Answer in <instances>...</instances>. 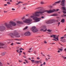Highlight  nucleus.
<instances>
[{
  "instance_id": "1",
  "label": "nucleus",
  "mask_w": 66,
  "mask_h": 66,
  "mask_svg": "<svg viewBox=\"0 0 66 66\" xmlns=\"http://www.w3.org/2000/svg\"><path fill=\"white\" fill-rule=\"evenodd\" d=\"M5 24L8 29H11V30H13L12 28V26H16V24L15 22H13L12 21H11L10 22L9 24H7L6 23H5Z\"/></svg>"
},
{
  "instance_id": "2",
  "label": "nucleus",
  "mask_w": 66,
  "mask_h": 66,
  "mask_svg": "<svg viewBox=\"0 0 66 66\" xmlns=\"http://www.w3.org/2000/svg\"><path fill=\"white\" fill-rule=\"evenodd\" d=\"M10 35H11V37H12V38H13V37H14V36H15V35L17 36L16 37H20V36L19 35H18V34L16 32H14L13 33H11L10 34Z\"/></svg>"
},
{
  "instance_id": "3",
  "label": "nucleus",
  "mask_w": 66,
  "mask_h": 66,
  "mask_svg": "<svg viewBox=\"0 0 66 66\" xmlns=\"http://www.w3.org/2000/svg\"><path fill=\"white\" fill-rule=\"evenodd\" d=\"M43 11L44 13H45V12H47L48 14H50V13H53V12H56V10L54 9L52 10H50L49 11L46 10H44Z\"/></svg>"
},
{
  "instance_id": "4",
  "label": "nucleus",
  "mask_w": 66,
  "mask_h": 66,
  "mask_svg": "<svg viewBox=\"0 0 66 66\" xmlns=\"http://www.w3.org/2000/svg\"><path fill=\"white\" fill-rule=\"evenodd\" d=\"M56 21V20L54 19H52L49 21H47L46 22V23H48V24H50L51 23H54V22H55Z\"/></svg>"
},
{
  "instance_id": "5",
  "label": "nucleus",
  "mask_w": 66,
  "mask_h": 66,
  "mask_svg": "<svg viewBox=\"0 0 66 66\" xmlns=\"http://www.w3.org/2000/svg\"><path fill=\"white\" fill-rule=\"evenodd\" d=\"M33 20H35V22H39L41 20V18H35L33 19Z\"/></svg>"
},
{
  "instance_id": "6",
  "label": "nucleus",
  "mask_w": 66,
  "mask_h": 66,
  "mask_svg": "<svg viewBox=\"0 0 66 66\" xmlns=\"http://www.w3.org/2000/svg\"><path fill=\"white\" fill-rule=\"evenodd\" d=\"M32 31L33 32L35 33V32H36L38 31V30L36 28V27H32Z\"/></svg>"
},
{
  "instance_id": "7",
  "label": "nucleus",
  "mask_w": 66,
  "mask_h": 66,
  "mask_svg": "<svg viewBox=\"0 0 66 66\" xmlns=\"http://www.w3.org/2000/svg\"><path fill=\"white\" fill-rule=\"evenodd\" d=\"M33 15H31L30 16V17H31V18L33 19L35 18V17H39V15L33 14Z\"/></svg>"
},
{
  "instance_id": "8",
  "label": "nucleus",
  "mask_w": 66,
  "mask_h": 66,
  "mask_svg": "<svg viewBox=\"0 0 66 66\" xmlns=\"http://www.w3.org/2000/svg\"><path fill=\"white\" fill-rule=\"evenodd\" d=\"M5 29V27L4 26L0 27V31H3Z\"/></svg>"
},
{
  "instance_id": "9",
  "label": "nucleus",
  "mask_w": 66,
  "mask_h": 66,
  "mask_svg": "<svg viewBox=\"0 0 66 66\" xmlns=\"http://www.w3.org/2000/svg\"><path fill=\"white\" fill-rule=\"evenodd\" d=\"M65 0H63L61 1V4H60L61 5L63 6H65Z\"/></svg>"
},
{
  "instance_id": "10",
  "label": "nucleus",
  "mask_w": 66,
  "mask_h": 66,
  "mask_svg": "<svg viewBox=\"0 0 66 66\" xmlns=\"http://www.w3.org/2000/svg\"><path fill=\"white\" fill-rule=\"evenodd\" d=\"M32 21V20H31L30 19H28L26 20L25 21L26 22H27V23H30L31 24V23L30 22H31V21Z\"/></svg>"
},
{
  "instance_id": "11",
  "label": "nucleus",
  "mask_w": 66,
  "mask_h": 66,
  "mask_svg": "<svg viewBox=\"0 0 66 66\" xmlns=\"http://www.w3.org/2000/svg\"><path fill=\"white\" fill-rule=\"evenodd\" d=\"M24 35L26 36H29L31 35V33L30 32L27 31L25 33Z\"/></svg>"
},
{
  "instance_id": "12",
  "label": "nucleus",
  "mask_w": 66,
  "mask_h": 66,
  "mask_svg": "<svg viewBox=\"0 0 66 66\" xmlns=\"http://www.w3.org/2000/svg\"><path fill=\"white\" fill-rule=\"evenodd\" d=\"M44 13V11H41V12H37L35 13V15H37V14H43Z\"/></svg>"
},
{
  "instance_id": "13",
  "label": "nucleus",
  "mask_w": 66,
  "mask_h": 66,
  "mask_svg": "<svg viewBox=\"0 0 66 66\" xmlns=\"http://www.w3.org/2000/svg\"><path fill=\"white\" fill-rule=\"evenodd\" d=\"M61 2V1H60L56 2L54 4H53V6H54V5H56V3H60Z\"/></svg>"
},
{
  "instance_id": "14",
  "label": "nucleus",
  "mask_w": 66,
  "mask_h": 66,
  "mask_svg": "<svg viewBox=\"0 0 66 66\" xmlns=\"http://www.w3.org/2000/svg\"><path fill=\"white\" fill-rule=\"evenodd\" d=\"M43 32H45L47 30V29L46 28V27L45 26H44L43 27Z\"/></svg>"
},
{
  "instance_id": "15",
  "label": "nucleus",
  "mask_w": 66,
  "mask_h": 66,
  "mask_svg": "<svg viewBox=\"0 0 66 66\" xmlns=\"http://www.w3.org/2000/svg\"><path fill=\"white\" fill-rule=\"evenodd\" d=\"M62 9L64 10V11H66V9L65 7H61Z\"/></svg>"
},
{
  "instance_id": "16",
  "label": "nucleus",
  "mask_w": 66,
  "mask_h": 66,
  "mask_svg": "<svg viewBox=\"0 0 66 66\" xmlns=\"http://www.w3.org/2000/svg\"><path fill=\"white\" fill-rule=\"evenodd\" d=\"M61 22H62V23H64L65 22V19H62L61 20Z\"/></svg>"
},
{
  "instance_id": "17",
  "label": "nucleus",
  "mask_w": 66,
  "mask_h": 66,
  "mask_svg": "<svg viewBox=\"0 0 66 66\" xmlns=\"http://www.w3.org/2000/svg\"><path fill=\"white\" fill-rule=\"evenodd\" d=\"M58 15H57L56 14H53L52 16H58Z\"/></svg>"
},
{
  "instance_id": "18",
  "label": "nucleus",
  "mask_w": 66,
  "mask_h": 66,
  "mask_svg": "<svg viewBox=\"0 0 66 66\" xmlns=\"http://www.w3.org/2000/svg\"><path fill=\"white\" fill-rule=\"evenodd\" d=\"M0 46H4V44L2 43H0Z\"/></svg>"
},
{
  "instance_id": "19",
  "label": "nucleus",
  "mask_w": 66,
  "mask_h": 66,
  "mask_svg": "<svg viewBox=\"0 0 66 66\" xmlns=\"http://www.w3.org/2000/svg\"><path fill=\"white\" fill-rule=\"evenodd\" d=\"M17 23H22V22L20 21H17Z\"/></svg>"
},
{
  "instance_id": "20",
  "label": "nucleus",
  "mask_w": 66,
  "mask_h": 66,
  "mask_svg": "<svg viewBox=\"0 0 66 66\" xmlns=\"http://www.w3.org/2000/svg\"><path fill=\"white\" fill-rule=\"evenodd\" d=\"M5 53H6V52H4L2 53V55H4L5 54Z\"/></svg>"
},
{
  "instance_id": "21",
  "label": "nucleus",
  "mask_w": 66,
  "mask_h": 66,
  "mask_svg": "<svg viewBox=\"0 0 66 66\" xmlns=\"http://www.w3.org/2000/svg\"><path fill=\"white\" fill-rule=\"evenodd\" d=\"M28 28V26H27L26 27H25L24 29H23V30H24L27 29Z\"/></svg>"
},
{
  "instance_id": "22",
  "label": "nucleus",
  "mask_w": 66,
  "mask_h": 66,
  "mask_svg": "<svg viewBox=\"0 0 66 66\" xmlns=\"http://www.w3.org/2000/svg\"><path fill=\"white\" fill-rule=\"evenodd\" d=\"M59 50H60V51L62 52V51H63V50L60 48H59Z\"/></svg>"
},
{
  "instance_id": "23",
  "label": "nucleus",
  "mask_w": 66,
  "mask_h": 66,
  "mask_svg": "<svg viewBox=\"0 0 66 66\" xmlns=\"http://www.w3.org/2000/svg\"><path fill=\"white\" fill-rule=\"evenodd\" d=\"M47 32H51V31H52V30H50L49 29H48L47 30Z\"/></svg>"
},
{
  "instance_id": "24",
  "label": "nucleus",
  "mask_w": 66,
  "mask_h": 66,
  "mask_svg": "<svg viewBox=\"0 0 66 66\" xmlns=\"http://www.w3.org/2000/svg\"><path fill=\"white\" fill-rule=\"evenodd\" d=\"M64 37H65V38H66V36H65V37H61V39H63V38H64Z\"/></svg>"
},
{
  "instance_id": "25",
  "label": "nucleus",
  "mask_w": 66,
  "mask_h": 66,
  "mask_svg": "<svg viewBox=\"0 0 66 66\" xmlns=\"http://www.w3.org/2000/svg\"><path fill=\"white\" fill-rule=\"evenodd\" d=\"M21 2V1H20L19 2H18V3L16 4V5H18V4H19Z\"/></svg>"
},
{
  "instance_id": "26",
  "label": "nucleus",
  "mask_w": 66,
  "mask_h": 66,
  "mask_svg": "<svg viewBox=\"0 0 66 66\" xmlns=\"http://www.w3.org/2000/svg\"><path fill=\"white\" fill-rule=\"evenodd\" d=\"M63 43H65L66 42V40L65 39H64L63 41Z\"/></svg>"
},
{
  "instance_id": "27",
  "label": "nucleus",
  "mask_w": 66,
  "mask_h": 66,
  "mask_svg": "<svg viewBox=\"0 0 66 66\" xmlns=\"http://www.w3.org/2000/svg\"><path fill=\"white\" fill-rule=\"evenodd\" d=\"M53 38H55V35H53Z\"/></svg>"
},
{
  "instance_id": "28",
  "label": "nucleus",
  "mask_w": 66,
  "mask_h": 66,
  "mask_svg": "<svg viewBox=\"0 0 66 66\" xmlns=\"http://www.w3.org/2000/svg\"><path fill=\"white\" fill-rule=\"evenodd\" d=\"M31 61L32 63H34V60H31Z\"/></svg>"
},
{
  "instance_id": "29",
  "label": "nucleus",
  "mask_w": 66,
  "mask_h": 66,
  "mask_svg": "<svg viewBox=\"0 0 66 66\" xmlns=\"http://www.w3.org/2000/svg\"><path fill=\"white\" fill-rule=\"evenodd\" d=\"M59 38H55V39H57V40H59Z\"/></svg>"
},
{
  "instance_id": "30",
  "label": "nucleus",
  "mask_w": 66,
  "mask_h": 66,
  "mask_svg": "<svg viewBox=\"0 0 66 66\" xmlns=\"http://www.w3.org/2000/svg\"><path fill=\"white\" fill-rule=\"evenodd\" d=\"M0 65L1 66H2V63H1V62L0 61Z\"/></svg>"
},
{
  "instance_id": "31",
  "label": "nucleus",
  "mask_w": 66,
  "mask_h": 66,
  "mask_svg": "<svg viewBox=\"0 0 66 66\" xmlns=\"http://www.w3.org/2000/svg\"><path fill=\"white\" fill-rule=\"evenodd\" d=\"M15 40H18L19 41H20L21 40L19 39H16Z\"/></svg>"
},
{
  "instance_id": "32",
  "label": "nucleus",
  "mask_w": 66,
  "mask_h": 66,
  "mask_svg": "<svg viewBox=\"0 0 66 66\" xmlns=\"http://www.w3.org/2000/svg\"><path fill=\"white\" fill-rule=\"evenodd\" d=\"M40 8H41V7H38L37 8H36V9H40Z\"/></svg>"
},
{
  "instance_id": "33",
  "label": "nucleus",
  "mask_w": 66,
  "mask_h": 66,
  "mask_svg": "<svg viewBox=\"0 0 66 66\" xmlns=\"http://www.w3.org/2000/svg\"><path fill=\"white\" fill-rule=\"evenodd\" d=\"M63 13L64 14H66V11H64L63 12Z\"/></svg>"
},
{
  "instance_id": "34",
  "label": "nucleus",
  "mask_w": 66,
  "mask_h": 66,
  "mask_svg": "<svg viewBox=\"0 0 66 66\" xmlns=\"http://www.w3.org/2000/svg\"><path fill=\"white\" fill-rule=\"evenodd\" d=\"M35 62H37V63H39V62H40V61H35Z\"/></svg>"
},
{
  "instance_id": "35",
  "label": "nucleus",
  "mask_w": 66,
  "mask_h": 66,
  "mask_svg": "<svg viewBox=\"0 0 66 66\" xmlns=\"http://www.w3.org/2000/svg\"><path fill=\"white\" fill-rule=\"evenodd\" d=\"M60 22H59L58 23V27H59V25H60Z\"/></svg>"
},
{
  "instance_id": "36",
  "label": "nucleus",
  "mask_w": 66,
  "mask_h": 66,
  "mask_svg": "<svg viewBox=\"0 0 66 66\" xmlns=\"http://www.w3.org/2000/svg\"><path fill=\"white\" fill-rule=\"evenodd\" d=\"M7 4H10V2H8L7 3Z\"/></svg>"
},
{
  "instance_id": "37",
  "label": "nucleus",
  "mask_w": 66,
  "mask_h": 66,
  "mask_svg": "<svg viewBox=\"0 0 66 66\" xmlns=\"http://www.w3.org/2000/svg\"><path fill=\"white\" fill-rule=\"evenodd\" d=\"M40 30L41 31H44V29H40Z\"/></svg>"
},
{
  "instance_id": "38",
  "label": "nucleus",
  "mask_w": 66,
  "mask_h": 66,
  "mask_svg": "<svg viewBox=\"0 0 66 66\" xmlns=\"http://www.w3.org/2000/svg\"><path fill=\"white\" fill-rule=\"evenodd\" d=\"M44 43H45V44H46V43H47V42H46V40H45V41H44Z\"/></svg>"
},
{
  "instance_id": "39",
  "label": "nucleus",
  "mask_w": 66,
  "mask_h": 66,
  "mask_svg": "<svg viewBox=\"0 0 66 66\" xmlns=\"http://www.w3.org/2000/svg\"><path fill=\"white\" fill-rule=\"evenodd\" d=\"M16 51L17 52H18L19 51V50H17Z\"/></svg>"
},
{
  "instance_id": "40",
  "label": "nucleus",
  "mask_w": 66,
  "mask_h": 66,
  "mask_svg": "<svg viewBox=\"0 0 66 66\" xmlns=\"http://www.w3.org/2000/svg\"><path fill=\"white\" fill-rule=\"evenodd\" d=\"M53 40H54V41H57L55 39H53Z\"/></svg>"
},
{
  "instance_id": "41",
  "label": "nucleus",
  "mask_w": 66,
  "mask_h": 66,
  "mask_svg": "<svg viewBox=\"0 0 66 66\" xmlns=\"http://www.w3.org/2000/svg\"><path fill=\"white\" fill-rule=\"evenodd\" d=\"M19 62H20V63L22 62V61L21 60H19Z\"/></svg>"
},
{
  "instance_id": "42",
  "label": "nucleus",
  "mask_w": 66,
  "mask_h": 66,
  "mask_svg": "<svg viewBox=\"0 0 66 66\" xmlns=\"http://www.w3.org/2000/svg\"><path fill=\"white\" fill-rule=\"evenodd\" d=\"M60 35H57L56 36V37H57V38H59V36Z\"/></svg>"
},
{
  "instance_id": "43",
  "label": "nucleus",
  "mask_w": 66,
  "mask_h": 66,
  "mask_svg": "<svg viewBox=\"0 0 66 66\" xmlns=\"http://www.w3.org/2000/svg\"><path fill=\"white\" fill-rule=\"evenodd\" d=\"M41 4H44V2H41Z\"/></svg>"
},
{
  "instance_id": "44",
  "label": "nucleus",
  "mask_w": 66,
  "mask_h": 66,
  "mask_svg": "<svg viewBox=\"0 0 66 66\" xmlns=\"http://www.w3.org/2000/svg\"><path fill=\"white\" fill-rule=\"evenodd\" d=\"M45 60L47 61H48V59H47V58H45Z\"/></svg>"
},
{
  "instance_id": "45",
  "label": "nucleus",
  "mask_w": 66,
  "mask_h": 66,
  "mask_svg": "<svg viewBox=\"0 0 66 66\" xmlns=\"http://www.w3.org/2000/svg\"><path fill=\"white\" fill-rule=\"evenodd\" d=\"M24 18H25V17H23L22 18V20L24 19Z\"/></svg>"
},
{
  "instance_id": "46",
  "label": "nucleus",
  "mask_w": 66,
  "mask_h": 66,
  "mask_svg": "<svg viewBox=\"0 0 66 66\" xmlns=\"http://www.w3.org/2000/svg\"><path fill=\"white\" fill-rule=\"evenodd\" d=\"M22 48H19L20 50H22Z\"/></svg>"
},
{
  "instance_id": "47",
  "label": "nucleus",
  "mask_w": 66,
  "mask_h": 66,
  "mask_svg": "<svg viewBox=\"0 0 66 66\" xmlns=\"http://www.w3.org/2000/svg\"><path fill=\"white\" fill-rule=\"evenodd\" d=\"M16 44H21V43H16Z\"/></svg>"
},
{
  "instance_id": "48",
  "label": "nucleus",
  "mask_w": 66,
  "mask_h": 66,
  "mask_svg": "<svg viewBox=\"0 0 66 66\" xmlns=\"http://www.w3.org/2000/svg\"><path fill=\"white\" fill-rule=\"evenodd\" d=\"M56 21L58 22H59V20H56Z\"/></svg>"
},
{
  "instance_id": "49",
  "label": "nucleus",
  "mask_w": 66,
  "mask_h": 66,
  "mask_svg": "<svg viewBox=\"0 0 66 66\" xmlns=\"http://www.w3.org/2000/svg\"><path fill=\"white\" fill-rule=\"evenodd\" d=\"M63 58L64 59H66V57H63Z\"/></svg>"
},
{
  "instance_id": "50",
  "label": "nucleus",
  "mask_w": 66,
  "mask_h": 66,
  "mask_svg": "<svg viewBox=\"0 0 66 66\" xmlns=\"http://www.w3.org/2000/svg\"><path fill=\"white\" fill-rule=\"evenodd\" d=\"M37 60H39V59H40V58H39V57H37Z\"/></svg>"
},
{
  "instance_id": "51",
  "label": "nucleus",
  "mask_w": 66,
  "mask_h": 66,
  "mask_svg": "<svg viewBox=\"0 0 66 66\" xmlns=\"http://www.w3.org/2000/svg\"><path fill=\"white\" fill-rule=\"evenodd\" d=\"M18 53H19V55H21V53H20V52H19Z\"/></svg>"
},
{
  "instance_id": "52",
  "label": "nucleus",
  "mask_w": 66,
  "mask_h": 66,
  "mask_svg": "<svg viewBox=\"0 0 66 66\" xmlns=\"http://www.w3.org/2000/svg\"><path fill=\"white\" fill-rule=\"evenodd\" d=\"M4 6H7V4H4Z\"/></svg>"
},
{
  "instance_id": "53",
  "label": "nucleus",
  "mask_w": 66,
  "mask_h": 66,
  "mask_svg": "<svg viewBox=\"0 0 66 66\" xmlns=\"http://www.w3.org/2000/svg\"><path fill=\"white\" fill-rule=\"evenodd\" d=\"M13 44H14L13 43H12L11 44V46H13Z\"/></svg>"
},
{
  "instance_id": "54",
  "label": "nucleus",
  "mask_w": 66,
  "mask_h": 66,
  "mask_svg": "<svg viewBox=\"0 0 66 66\" xmlns=\"http://www.w3.org/2000/svg\"><path fill=\"white\" fill-rule=\"evenodd\" d=\"M12 11H14L15 10V9L14 8H12Z\"/></svg>"
},
{
  "instance_id": "55",
  "label": "nucleus",
  "mask_w": 66,
  "mask_h": 66,
  "mask_svg": "<svg viewBox=\"0 0 66 66\" xmlns=\"http://www.w3.org/2000/svg\"><path fill=\"white\" fill-rule=\"evenodd\" d=\"M47 56H48V57H50V56L48 55H47Z\"/></svg>"
},
{
  "instance_id": "56",
  "label": "nucleus",
  "mask_w": 66,
  "mask_h": 66,
  "mask_svg": "<svg viewBox=\"0 0 66 66\" xmlns=\"http://www.w3.org/2000/svg\"><path fill=\"white\" fill-rule=\"evenodd\" d=\"M32 50V48H31L29 49V50Z\"/></svg>"
},
{
  "instance_id": "57",
  "label": "nucleus",
  "mask_w": 66,
  "mask_h": 66,
  "mask_svg": "<svg viewBox=\"0 0 66 66\" xmlns=\"http://www.w3.org/2000/svg\"><path fill=\"white\" fill-rule=\"evenodd\" d=\"M4 13H7V11H4Z\"/></svg>"
},
{
  "instance_id": "58",
  "label": "nucleus",
  "mask_w": 66,
  "mask_h": 66,
  "mask_svg": "<svg viewBox=\"0 0 66 66\" xmlns=\"http://www.w3.org/2000/svg\"><path fill=\"white\" fill-rule=\"evenodd\" d=\"M53 35H51V36L50 37H53Z\"/></svg>"
},
{
  "instance_id": "59",
  "label": "nucleus",
  "mask_w": 66,
  "mask_h": 66,
  "mask_svg": "<svg viewBox=\"0 0 66 66\" xmlns=\"http://www.w3.org/2000/svg\"><path fill=\"white\" fill-rule=\"evenodd\" d=\"M45 64H46V63L45 62H44V63H43L44 65H45Z\"/></svg>"
},
{
  "instance_id": "60",
  "label": "nucleus",
  "mask_w": 66,
  "mask_h": 66,
  "mask_svg": "<svg viewBox=\"0 0 66 66\" xmlns=\"http://www.w3.org/2000/svg\"><path fill=\"white\" fill-rule=\"evenodd\" d=\"M57 52L58 53H59V52H60V50L58 51H57Z\"/></svg>"
},
{
  "instance_id": "61",
  "label": "nucleus",
  "mask_w": 66,
  "mask_h": 66,
  "mask_svg": "<svg viewBox=\"0 0 66 66\" xmlns=\"http://www.w3.org/2000/svg\"><path fill=\"white\" fill-rule=\"evenodd\" d=\"M42 18H44V16H41Z\"/></svg>"
},
{
  "instance_id": "62",
  "label": "nucleus",
  "mask_w": 66,
  "mask_h": 66,
  "mask_svg": "<svg viewBox=\"0 0 66 66\" xmlns=\"http://www.w3.org/2000/svg\"><path fill=\"white\" fill-rule=\"evenodd\" d=\"M60 41H61V42H63V40H62V39H61L60 40Z\"/></svg>"
},
{
  "instance_id": "63",
  "label": "nucleus",
  "mask_w": 66,
  "mask_h": 66,
  "mask_svg": "<svg viewBox=\"0 0 66 66\" xmlns=\"http://www.w3.org/2000/svg\"><path fill=\"white\" fill-rule=\"evenodd\" d=\"M52 45H53V44H55V43H52Z\"/></svg>"
},
{
  "instance_id": "64",
  "label": "nucleus",
  "mask_w": 66,
  "mask_h": 66,
  "mask_svg": "<svg viewBox=\"0 0 66 66\" xmlns=\"http://www.w3.org/2000/svg\"><path fill=\"white\" fill-rule=\"evenodd\" d=\"M3 46H0V48H3Z\"/></svg>"
}]
</instances>
